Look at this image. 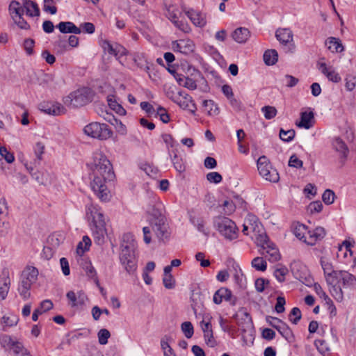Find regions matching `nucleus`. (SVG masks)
<instances>
[{"label":"nucleus","instance_id":"nucleus-64","mask_svg":"<svg viewBox=\"0 0 356 356\" xmlns=\"http://www.w3.org/2000/svg\"><path fill=\"white\" fill-rule=\"evenodd\" d=\"M345 86L347 90L352 91L356 85L355 77L353 75L348 74L346 76Z\"/></svg>","mask_w":356,"mask_h":356},{"label":"nucleus","instance_id":"nucleus-20","mask_svg":"<svg viewBox=\"0 0 356 356\" xmlns=\"http://www.w3.org/2000/svg\"><path fill=\"white\" fill-rule=\"evenodd\" d=\"M250 37V31L244 27L237 28L232 33L233 40L240 44L245 43Z\"/></svg>","mask_w":356,"mask_h":356},{"label":"nucleus","instance_id":"nucleus-27","mask_svg":"<svg viewBox=\"0 0 356 356\" xmlns=\"http://www.w3.org/2000/svg\"><path fill=\"white\" fill-rule=\"evenodd\" d=\"M332 145L334 149L339 152L341 156V159H346L348 155L349 149L341 138L339 137H336L332 142Z\"/></svg>","mask_w":356,"mask_h":356},{"label":"nucleus","instance_id":"nucleus-28","mask_svg":"<svg viewBox=\"0 0 356 356\" xmlns=\"http://www.w3.org/2000/svg\"><path fill=\"white\" fill-rule=\"evenodd\" d=\"M33 284L27 281H25L22 278L20 277V280L19 282L17 291L20 295V296L24 300H27L31 297L30 289Z\"/></svg>","mask_w":356,"mask_h":356},{"label":"nucleus","instance_id":"nucleus-10","mask_svg":"<svg viewBox=\"0 0 356 356\" xmlns=\"http://www.w3.org/2000/svg\"><path fill=\"white\" fill-rule=\"evenodd\" d=\"M223 300L229 302L232 306L236 305L237 298L233 296L232 291L225 287H221L217 290L213 298V302L216 305H220Z\"/></svg>","mask_w":356,"mask_h":356},{"label":"nucleus","instance_id":"nucleus-56","mask_svg":"<svg viewBox=\"0 0 356 356\" xmlns=\"http://www.w3.org/2000/svg\"><path fill=\"white\" fill-rule=\"evenodd\" d=\"M35 46V41L31 38H26L24 41L23 47L26 53L31 56L34 54L33 47Z\"/></svg>","mask_w":356,"mask_h":356},{"label":"nucleus","instance_id":"nucleus-41","mask_svg":"<svg viewBox=\"0 0 356 356\" xmlns=\"http://www.w3.org/2000/svg\"><path fill=\"white\" fill-rule=\"evenodd\" d=\"M307 227L302 224H298L295 226L293 229V234L300 240L303 241L305 243L307 238Z\"/></svg>","mask_w":356,"mask_h":356},{"label":"nucleus","instance_id":"nucleus-22","mask_svg":"<svg viewBox=\"0 0 356 356\" xmlns=\"http://www.w3.org/2000/svg\"><path fill=\"white\" fill-rule=\"evenodd\" d=\"M65 240V236L62 233H53L47 238V243L51 246L50 248H44V253H46L47 250H51L52 248H58Z\"/></svg>","mask_w":356,"mask_h":356},{"label":"nucleus","instance_id":"nucleus-6","mask_svg":"<svg viewBox=\"0 0 356 356\" xmlns=\"http://www.w3.org/2000/svg\"><path fill=\"white\" fill-rule=\"evenodd\" d=\"M95 95L94 91L88 87H83L70 93L65 103L70 102V105L74 108L83 106L91 102Z\"/></svg>","mask_w":356,"mask_h":356},{"label":"nucleus","instance_id":"nucleus-19","mask_svg":"<svg viewBox=\"0 0 356 356\" xmlns=\"http://www.w3.org/2000/svg\"><path fill=\"white\" fill-rule=\"evenodd\" d=\"M321 264L324 272L325 280L327 284H334V279L339 270H334L331 263L321 260Z\"/></svg>","mask_w":356,"mask_h":356},{"label":"nucleus","instance_id":"nucleus-48","mask_svg":"<svg viewBox=\"0 0 356 356\" xmlns=\"http://www.w3.org/2000/svg\"><path fill=\"white\" fill-rule=\"evenodd\" d=\"M252 266L256 270L260 271L266 270L267 268L266 261L262 257H256L252 261Z\"/></svg>","mask_w":356,"mask_h":356},{"label":"nucleus","instance_id":"nucleus-32","mask_svg":"<svg viewBox=\"0 0 356 356\" xmlns=\"http://www.w3.org/2000/svg\"><path fill=\"white\" fill-rule=\"evenodd\" d=\"M249 225H250V228L254 232L257 228L259 229V224L257 222V218L254 215H249L248 217L245 219V222L243 225L242 232L245 235H248V228Z\"/></svg>","mask_w":356,"mask_h":356},{"label":"nucleus","instance_id":"nucleus-39","mask_svg":"<svg viewBox=\"0 0 356 356\" xmlns=\"http://www.w3.org/2000/svg\"><path fill=\"white\" fill-rule=\"evenodd\" d=\"M204 109L208 113L209 115H218L219 113L217 105L213 100H204L202 102Z\"/></svg>","mask_w":356,"mask_h":356},{"label":"nucleus","instance_id":"nucleus-17","mask_svg":"<svg viewBox=\"0 0 356 356\" xmlns=\"http://www.w3.org/2000/svg\"><path fill=\"white\" fill-rule=\"evenodd\" d=\"M319 65V70L323 74L329 81L334 83H339L341 78L340 75L334 70L332 66H327L325 63H321Z\"/></svg>","mask_w":356,"mask_h":356},{"label":"nucleus","instance_id":"nucleus-34","mask_svg":"<svg viewBox=\"0 0 356 356\" xmlns=\"http://www.w3.org/2000/svg\"><path fill=\"white\" fill-rule=\"evenodd\" d=\"M8 214V207L5 198L0 200V221L2 222L3 226L6 228H9V222L5 221L4 219Z\"/></svg>","mask_w":356,"mask_h":356},{"label":"nucleus","instance_id":"nucleus-47","mask_svg":"<svg viewBox=\"0 0 356 356\" xmlns=\"http://www.w3.org/2000/svg\"><path fill=\"white\" fill-rule=\"evenodd\" d=\"M296 135V131L294 129H289L287 131L281 129L280 131V138L282 140L285 142L291 141Z\"/></svg>","mask_w":356,"mask_h":356},{"label":"nucleus","instance_id":"nucleus-62","mask_svg":"<svg viewBox=\"0 0 356 356\" xmlns=\"http://www.w3.org/2000/svg\"><path fill=\"white\" fill-rule=\"evenodd\" d=\"M163 283L166 289H171L175 286V281L172 275H164Z\"/></svg>","mask_w":356,"mask_h":356},{"label":"nucleus","instance_id":"nucleus-43","mask_svg":"<svg viewBox=\"0 0 356 356\" xmlns=\"http://www.w3.org/2000/svg\"><path fill=\"white\" fill-rule=\"evenodd\" d=\"M191 307L194 314L196 315L198 310L201 309L203 307V302L201 300V295L200 293H195L191 298Z\"/></svg>","mask_w":356,"mask_h":356},{"label":"nucleus","instance_id":"nucleus-18","mask_svg":"<svg viewBox=\"0 0 356 356\" xmlns=\"http://www.w3.org/2000/svg\"><path fill=\"white\" fill-rule=\"evenodd\" d=\"M10 286V279L8 270H3L0 275V297L1 300L6 298Z\"/></svg>","mask_w":356,"mask_h":356},{"label":"nucleus","instance_id":"nucleus-12","mask_svg":"<svg viewBox=\"0 0 356 356\" xmlns=\"http://www.w3.org/2000/svg\"><path fill=\"white\" fill-rule=\"evenodd\" d=\"M38 108L42 112L53 115H58L64 113L65 108L58 103L51 102H42L38 105Z\"/></svg>","mask_w":356,"mask_h":356},{"label":"nucleus","instance_id":"nucleus-44","mask_svg":"<svg viewBox=\"0 0 356 356\" xmlns=\"http://www.w3.org/2000/svg\"><path fill=\"white\" fill-rule=\"evenodd\" d=\"M9 11L12 17L13 15H23L24 13V6H20L18 1L13 0L9 5Z\"/></svg>","mask_w":356,"mask_h":356},{"label":"nucleus","instance_id":"nucleus-13","mask_svg":"<svg viewBox=\"0 0 356 356\" xmlns=\"http://www.w3.org/2000/svg\"><path fill=\"white\" fill-rule=\"evenodd\" d=\"M335 283H342L343 287L356 288V277L345 270H339L334 279Z\"/></svg>","mask_w":356,"mask_h":356},{"label":"nucleus","instance_id":"nucleus-23","mask_svg":"<svg viewBox=\"0 0 356 356\" xmlns=\"http://www.w3.org/2000/svg\"><path fill=\"white\" fill-rule=\"evenodd\" d=\"M56 28L62 33L80 34L81 33V28L77 27L72 22H60L56 25Z\"/></svg>","mask_w":356,"mask_h":356},{"label":"nucleus","instance_id":"nucleus-57","mask_svg":"<svg viewBox=\"0 0 356 356\" xmlns=\"http://www.w3.org/2000/svg\"><path fill=\"white\" fill-rule=\"evenodd\" d=\"M323 204L320 201L311 202L307 207V211L311 213H319L323 209Z\"/></svg>","mask_w":356,"mask_h":356},{"label":"nucleus","instance_id":"nucleus-25","mask_svg":"<svg viewBox=\"0 0 356 356\" xmlns=\"http://www.w3.org/2000/svg\"><path fill=\"white\" fill-rule=\"evenodd\" d=\"M22 5L24 6L26 14L29 17H38L40 16V11L38 5L36 2L31 0H23Z\"/></svg>","mask_w":356,"mask_h":356},{"label":"nucleus","instance_id":"nucleus-11","mask_svg":"<svg viewBox=\"0 0 356 356\" xmlns=\"http://www.w3.org/2000/svg\"><path fill=\"white\" fill-rule=\"evenodd\" d=\"M172 48L175 51L188 55L193 52L195 44L190 39H183L172 42Z\"/></svg>","mask_w":356,"mask_h":356},{"label":"nucleus","instance_id":"nucleus-38","mask_svg":"<svg viewBox=\"0 0 356 356\" xmlns=\"http://www.w3.org/2000/svg\"><path fill=\"white\" fill-rule=\"evenodd\" d=\"M91 245V240L88 236H84L82 241H80L76 247V252L79 255H82L86 251L89 250Z\"/></svg>","mask_w":356,"mask_h":356},{"label":"nucleus","instance_id":"nucleus-63","mask_svg":"<svg viewBox=\"0 0 356 356\" xmlns=\"http://www.w3.org/2000/svg\"><path fill=\"white\" fill-rule=\"evenodd\" d=\"M156 114V115L159 116L160 120L163 123H168L170 121L169 114L167 113L166 110L163 107L159 106Z\"/></svg>","mask_w":356,"mask_h":356},{"label":"nucleus","instance_id":"nucleus-42","mask_svg":"<svg viewBox=\"0 0 356 356\" xmlns=\"http://www.w3.org/2000/svg\"><path fill=\"white\" fill-rule=\"evenodd\" d=\"M181 93H177V96L173 97V102L177 104L183 109L189 108L190 104L193 105L194 109L196 108L193 100H186L185 99H181Z\"/></svg>","mask_w":356,"mask_h":356},{"label":"nucleus","instance_id":"nucleus-1","mask_svg":"<svg viewBox=\"0 0 356 356\" xmlns=\"http://www.w3.org/2000/svg\"><path fill=\"white\" fill-rule=\"evenodd\" d=\"M93 172L94 178L90 183L91 188L101 200L106 201L109 199V191L106 182L112 181L115 174L111 162L104 155L98 154L95 156Z\"/></svg>","mask_w":356,"mask_h":356},{"label":"nucleus","instance_id":"nucleus-54","mask_svg":"<svg viewBox=\"0 0 356 356\" xmlns=\"http://www.w3.org/2000/svg\"><path fill=\"white\" fill-rule=\"evenodd\" d=\"M301 311L298 307H293L289 314L290 321L292 323L296 325L301 319Z\"/></svg>","mask_w":356,"mask_h":356},{"label":"nucleus","instance_id":"nucleus-16","mask_svg":"<svg viewBox=\"0 0 356 356\" xmlns=\"http://www.w3.org/2000/svg\"><path fill=\"white\" fill-rule=\"evenodd\" d=\"M325 236V231L323 227H318L313 230H308L305 243L310 245H314L318 241H320Z\"/></svg>","mask_w":356,"mask_h":356},{"label":"nucleus","instance_id":"nucleus-51","mask_svg":"<svg viewBox=\"0 0 356 356\" xmlns=\"http://www.w3.org/2000/svg\"><path fill=\"white\" fill-rule=\"evenodd\" d=\"M9 349L10 350V353H13L15 355L21 354L22 356H24V355L27 354L26 350L24 349L23 345L18 341H15L13 343H12V346Z\"/></svg>","mask_w":356,"mask_h":356},{"label":"nucleus","instance_id":"nucleus-53","mask_svg":"<svg viewBox=\"0 0 356 356\" xmlns=\"http://www.w3.org/2000/svg\"><path fill=\"white\" fill-rule=\"evenodd\" d=\"M99 343L105 345L108 342V338L111 337L110 332L105 328L101 329L97 334Z\"/></svg>","mask_w":356,"mask_h":356},{"label":"nucleus","instance_id":"nucleus-4","mask_svg":"<svg viewBox=\"0 0 356 356\" xmlns=\"http://www.w3.org/2000/svg\"><path fill=\"white\" fill-rule=\"evenodd\" d=\"M257 244L261 247L259 253L268 258L270 262H275L280 259L281 255L275 244L270 241L266 233L259 234L256 238Z\"/></svg>","mask_w":356,"mask_h":356},{"label":"nucleus","instance_id":"nucleus-26","mask_svg":"<svg viewBox=\"0 0 356 356\" xmlns=\"http://www.w3.org/2000/svg\"><path fill=\"white\" fill-rule=\"evenodd\" d=\"M38 275V270L36 268L33 266L26 267L21 275V278L30 282L31 284H34L37 280Z\"/></svg>","mask_w":356,"mask_h":356},{"label":"nucleus","instance_id":"nucleus-3","mask_svg":"<svg viewBox=\"0 0 356 356\" xmlns=\"http://www.w3.org/2000/svg\"><path fill=\"white\" fill-rule=\"evenodd\" d=\"M92 216L91 229L94 237V241L97 245H102L105 241V236L106 235L105 218L99 209L93 208L90 211Z\"/></svg>","mask_w":356,"mask_h":356},{"label":"nucleus","instance_id":"nucleus-8","mask_svg":"<svg viewBox=\"0 0 356 356\" xmlns=\"http://www.w3.org/2000/svg\"><path fill=\"white\" fill-rule=\"evenodd\" d=\"M165 218L161 213L156 211L150 219V224L156 237L159 241H165L170 238L168 225L165 222Z\"/></svg>","mask_w":356,"mask_h":356},{"label":"nucleus","instance_id":"nucleus-33","mask_svg":"<svg viewBox=\"0 0 356 356\" xmlns=\"http://www.w3.org/2000/svg\"><path fill=\"white\" fill-rule=\"evenodd\" d=\"M264 61L267 65H273L278 59V54L275 49L266 50L264 54Z\"/></svg>","mask_w":356,"mask_h":356},{"label":"nucleus","instance_id":"nucleus-37","mask_svg":"<svg viewBox=\"0 0 356 356\" xmlns=\"http://www.w3.org/2000/svg\"><path fill=\"white\" fill-rule=\"evenodd\" d=\"M331 286L330 291L334 299L338 302H341L343 299V291L339 283L327 284Z\"/></svg>","mask_w":356,"mask_h":356},{"label":"nucleus","instance_id":"nucleus-45","mask_svg":"<svg viewBox=\"0 0 356 356\" xmlns=\"http://www.w3.org/2000/svg\"><path fill=\"white\" fill-rule=\"evenodd\" d=\"M181 14L179 10L173 5H170L166 8L165 15L170 20H175Z\"/></svg>","mask_w":356,"mask_h":356},{"label":"nucleus","instance_id":"nucleus-46","mask_svg":"<svg viewBox=\"0 0 356 356\" xmlns=\"http://www.w3.org/2000/svg\"><path fill=\"white\" fill-rule=\"evenodd\" d=\"M181 329L187 339H191L194 333V329L190 321H185L181 325Z\"/></svg>","mask_w":356,"mask_h":356},{"label":"nucleus","instance_id":"nucleus-9","mask_svg":"<svg viewBox=\"0 0 356 356\" xmlns=\"http://www.w3.org/2000/svg\"><path fill=\"white\" fill-rule=\"evenodd\" d=\"M258 171L261 177L271 182H277L280 177L277 170L272 168L266 156H260L257 162Z\"/></svg>","mask_w":356,"mask_h":356},{"label":"nucleus","instance_id":"nucleus-52","mask_svg":"<svg viewBox=\"0 0 356 356\" xmlns=\"http://www.w3.org/2000/svg\"><path fill=\"white\" fill-rule=\"evenodd\" d=\"M22 15H13V19L15 22V23L18 26V27L21 29L29 30L30 29V25L24 19Z\"/></svg>","mask_w":356,"mask_h":356},{"label":"nucleus","instance_id":"nucleus-14","mask_svg":"<svg viewBox=\"0 0 356 356\" xmlns=\"http://www.w3.org/2000/svg\"><path fill=\"white\" fill-rule=\"evenodd\" d=\"M66 296L70 300V305L72 307L83 306L88 300L87 296L83 291H79L77 293L70 291L67 293Z\"/></svg>","mask_w":356,"mask_h":356},{"label":"nucleus","instance_id":"nucleus-49","mask_svg":"<svg viewBox=\"0 0 356 356\" xmlns=\"http://www.w3.org/2000/svg\"><path fill=\"white\" fill-rule=\"evenodd\" d=\"M261 111L266 120H271L277 115V111L274 106H265L261 108Z\"/></svg>","mask_w":356,"mask_h":356},{"label":"nucleus","instance_id":"nucleus-40","mask_svg":"<svg viewBox=\"0 0 356 356\" xmlns=\"http://www.w3.org/2000/svg\"><path fill=\"white\" fill-rule=\"evenodd\" d=\"M326 44L328 45V49L332 51L341 52L343 49V47L340 41L333 37L327 39Z\"/></svg>","mask_w":356,"mask_h":356},{"label":"nucleus","instance_id":"nucleus-36","mask_svg":"<svg viewBox=\"0 0 356 356\" xmlns=\"http://www.w3.org/2000/svg\"><path fill=\"white\" fill-rule=\"evenodd\" d=\"M102 48L111 55L118 56L119 54H122L120 52V50L122 49L121 46L116 44L115 47H114L108 40L103 41Z\"/></svg>","mask_w":356,"mask_h":356},{"label":"nucleus","instance_id":"nucleus-29","mask_svg":"<svg viewBox=\"0 0 356 356\" xmlns=\"http://www.w3.org/2000/svg\"><path fill=\"white\" fill-rule=\"evenodd\" d=\"M313 119V112H302L300 114V121L298 123H296V124L299 127H304L305 129H308L312 126L311 121Z\"/></svg>","mask_w":356,"mask_h":356},{"label":"nucleus","instance_id":"nucleus-35","mask_svg":"<svg viewBox=\"0 0 356 356\" xmlns=\"http://www.w3.org/2000/svg\"><path fill=\"white\" fill-rule=\"evenodd\" d=\"M170 339V337L165 335L161 340V346L163 351L164 356H175V353L169 344Z\"/></svg>","mask_w":356,"mask_h":356},{"label":"nucleus","instance_id":"nucleus-59","mask_svg":"<svg viewBox=\"0 0 356 356\" xmlns=\"http://www.w3.org/2000/svg\"><path fill=\"white\" fill-rule=\"evenodd\" d=\"M44 145L41 142H38L34 147V153L38 159V163L42 160V155L44 152Z\"/></svg>","mask_w":356,"mask_h":356},{"label":"nucleus","instance_id":"nucleus-2","mask_svg":"<svg viewBox=\"0 0 356 356\" xmlns=\"http://www.w3.org/2000/svg\"><path fill=\"white\" fill-rule=\"evenodd\" d=\"M120 260L125 270L129 274L133 273L137 268V261L134 253V244L131 234H124L122 236Z\"/></svg>","mask_w":356,"mask_h":356},{"label":"nucleus","instance_id":"nucleus-15","mask_svg":"<svg viewBox=\"0 0 356 356\" xmlns=\"http://www.w3.org/2000/svg\"><path fill=\"white\" fill-rule=\"evenodd\" d=\"M192 23L198 27H204L207 24L206 14L193 9L185 11Z\"/></svg>","mask_w":356,"mask_h":356},{"label":"nucleus","instance_id":"nucleus-55","mask_svg":"<svg viewBox=\"0 0 356 356\" xmlns=\"http://www.w3.org/2000/svg\"><path fill=\"white\" fill-rule=\"evenodd\" d=\"M335 194L330 189H327L324 191L322 199L325 204L330 205L334 202Z\"/></svg>","mask_w":356,"mask_h":356},{"label":"nucleus","instance_id":"nucleus-7","mask_svg":"<svg viewBox=\"0 0 356 356\" xmlns=\"http://www.w3.org/2000/svg\"><path fill=\"white\" fill-rule=\"evenodd\" d=\"M83 131L87 136L102 140L108 139L113 134V131L108 124L97 122L86 125Z\"/></svg>","mask_w":356,"mask_h":356},{"label":"nucleus","instance_id":"nucleus-50","mask_svg":"<svg viewBox=\"0 0 356 356\" xmlns=\"http://www.w3.org/2000/svg\"><path fill=\"white\" fill-rule=\"evenodd\" d=\"M172 162L173 163L174 168L177 172H182L185 171L186 168L181 157L175 154L172 158Z\"/></svg>","mask_w":356,"mask_h":356},{"label":"nucleus","instance_id":"nucleus-60","mask_svg":"<svg viewBox=\"0 0 356 356\" xmlns=\"http://www.w3.org/2000/svg\"><path fill=\"white\" fill-rule=\"evenodd\" d=\"M288 273V269L286 267L277 268L274 271V275L277 280L280 282H283L285 280V275Z\"/></svg>","mask_w":356,"mask_h":356},{"label":"nucleus","instance_id":"nucleus-24","mask_svg":"<svg viewBox=\"0 0 356 356\" xmlns=\"http://www.w3.org/2000/svg\"><path fill=\"white\" fill-rule=\"evenodd\" d=\"M291 271L293 277L299 280L302 276L309 272L307 268L300 261H294L290 265Z\"/></svg>","mask_w":356,"mask_h":356},{"label":"nucleus","instance_id":"nucleus-5","mask_svg":"<svg viewBox=\"0 0 356 356\" xmlns=\"http://www.w3.org/2000/svg\"><path fill=\"white\" fill-rule=\"evenodd\" d=\"M214 227L227 239L237 238L238 228L234 221L225 216H217L213 219Z\"/></svg>","mask_w":356,"mask_h":356},{"label":"nucleus","instance_id":"nucleus-61","mask_svg":"<svg viewBox=\"0 0 356 356\" xmlns=\"http://www.w3.org/2000/svg\"><path fill=\"white\" fill-rule=\"evenodd\" d=\"M207 179L210 183L219 184L221 182L222 177L217 172H211L207 175Z\"/></svg>","mask_w":356,"mask_h":356},{"label":"nucleus","instance_id":"nucleus-21","mask_svg":"<svg viewBox=\"0 0 356 356\" xmlns=\"http://www.w3.org/2000/svg\"><path fill=\"white\" fill-rule=\"evenodd\" d=\"M293 35L292 31L288 28H280L275 32V37L277 40L281 44L285 45L293 41Z\"/></svg>","mask_w":356,"mask_h":356},{"label":"nucleus","instance_id":"nucleus-30","mask_svg":"<svg viewBox=\"0 0 356 356\" xmlns=\"http://www.w3.org/2000/svg\"><path fill=\"white\" fill-rule=\"evenodd\" d=\"M275 329L288 341H291L294 338L292 330L289 326L284 321L278 325Z\"/></svg>","mask_w":356,"mask_h":356},{"label":"nucleus","instance_id":"nucleus-58","mask_svg":"<svg viewBox=\"0 0 356 356\" xmlns=\"http://www.w3.org/2000/svg\"><path fill=\"white\" fill-rule=\"evenodd\" d=\"M0 155L8 163H12L15 160V156L13 154L8 152L6 147H0Z\"/></svg>","mask_w":356,"mask_h":356},{"label":"nucleus","instance_id":"nucleus-31","mask_svg":"<svg viewBox=\"0 0 356 356\" xmlns=\"http://www.w3.org/2000/svg\"><path fill=\"white\" fill-rule=\"evenodd\" d=\"M107 102L109 107L119 115H125V109L116 101L114 95L107 96Z\"/></svg>","mask_w":356,"mask_h":356}]
</instances>
